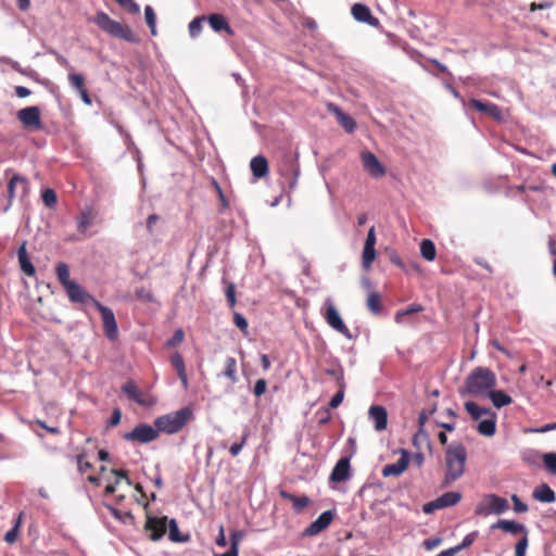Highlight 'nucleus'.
Instances as JSON below:
<instances>
[{
	"mask_svg": "<svg viewBox=\"0 0 556 556\" xmlns=\"http://www.w3.org/2000/svg\"><path fill=\"white\" fill-rule=\"evenodd\" d=\"M467 450L462 443H454L447 446L444 454V478L442 486L447 488L458 480L465 472Z\"/></svg>",
	"mask_w": 556,
	"mask_h": 556,
	"instance_id": "f257e3e1",
	"label": "nucleus"
},
{
	"mask_svg": "<svg viewBox=\"0 0 556 556\" xmlns=\"http://www.w3.org/2000/svg\"><path fill=\"white\" fill-rule=\"evenodd\" d=\"M496 386L495 374L486 367H476L466 378L463 392L486 396Z\"/></svg>",
	"mask_w": 556,
	"mask_h": 556,
	"instance_id": "f03ea898",
	"label": "nucleus"
},
{
	"mask_svg": "<svg viewBox=\"0 0 556 556\" xmlns=\"http://www.w3.org/2000/svg\"><path fill=\"white\" fill-rule=\"evenodd\" d=\"M93 22L101 30L112 37L119 38L128 42L138 41V37L132 33L129 26L111 18L104 12L97 13L93 17Z\"/></svg>",
	"mask_w": 556,
	"mask_h": 556,
	"instance_id": "7ed1b4c3",
	"label": "nucleus"
},
{
	"mask_svg": "<svg viewBox=\"0 0 556 556\" xmlns=\"http://www.w3.org/2000/svg\"><path fill=\"white\" fill-rule=\"evenodd\" d=\"M191 417L192 410L189 407H184L177 412L156 418L154 426L159 432L173 434L179 432Z\"/></svg>",
	"mask_w": 556,
	"mask_h": 556,
	"instance_id": "20e7f679",
	"label": "nucleus"
},
{
	"mask_svg": "<svg viewBox=\"0 0 556 556\" xmlns=\"http://www.w3.org/2000/svg\"><path fill=\"white\" fill-rule=\"evenodd\" d=\"M509 508L508 501L496 494H485L475 508L476 515H501Z\"/></svg>",
	"mask_w": 556,
	"mask_h": 556,
	"instance_id": "39448f33",
	"label": "nucleus"
},
{
	"mask_svg": "<svg viewBox=\"0 0 556 556\" xmlns=\"http://www.w3.org/2000/svg\"><path fill=\"white\" fill-rule=\"evenodd\" d=\"M324 317H325L327 324L332 329H334L336 331H338L339 333H341L345 338L352 339V334H351L350 329L343 323V320H342L339 312L337 311V308H336V306H334V304H333L331 299H327L325 301Z\"/></svg>",
	"mask_w": 556,
	"mask_h": 556,
	"instance_id": "423d86ee",
	"label": "nucleus"
},
{
	"mask_svg": "<svg viewBox=\"0 0 556 556\" xmlns=\"http://www.w3.org/2000/svg\"><path fill=\"white\" fill-rule=\"evenodd\" d=\"M16 117L25 129L41 130L43 128L41 111L38 106L34 105L21 109L16 113Z\"/></svg>",
	"mask_w": 556,
	"mask_h": 556,
	"instance_id": "0eeeda50",
	"label": "nucleus"
},
{
	"mask_svg": "<svg viewBox=\"0 0 556 556\" xmlns=\"http://www.w3.org/2000/svg\"><path fill=\"white\" fill-rule=\"evenodd\" d=\"M278 173L286 179L290 189L295 187L299 176V164L290 153H286L281 159L278 164Z\"/></svg>",
	"mask_w": 556,
	"mask_h": 556,
	"instance_id": "6e6552de",
	"label": "nucleus"
},
{
	"mask_svg": "<svg viewBox=\"0 0 556 556\" xmlns=\"http://www.w3.org/2000/svg\"><path fill=\"white\" fill-rule=\"evenodd\" d=\"M159 437L156 427L147 424H141L135 427L131 431L125 433L123 438L129 442L149 443Z\"/></svg>",
	"mask_w": 556,
	"mask_h": 556,
	"instance_id": "1a4fd4ad",
	"label": "nucleus"
},
{
	"mask_svg": "<svg viewBox=\"0 0 556 556\" xmlns=\"http://www.w3.org/2000/svg\"><path fill=\"white\" fill-rule=\"evenodd\" d=\"M94 307L101 314L104 334L111 341L116 340L118 337V327L113 311L100 302H98Z\"/></svg>",
	"mask_w": 556,
	"mask_h": 556,
	"instance_id": "9d476101",
	"label": "nucleus"
},
{
	"mask_svg": "<svg viewBox=\"0 0 556 556\" xmlns=\"http://www.w3.org/2000/svg\"><path fill=\"white\" fill-rule=\"evenodd\" d=\"M462 500V493L460 492H446L442 494L441 496L437 497L435 500L426 503L422 507L424 513L426 514H432L437 509L451 507L456 504H458Z\"/></svg>",
	"mask_w": 556,
	"mask_h": 556,
	"instance_id": "9b49d317",
	"label": "nucleus"
},
{
	"mask_svg": "<svg viewBox=\"0 0 556 556\" xmlns=\"http://www.w3.org/2000/svg\"><path fill=\"white\" fill-rule=\"evenodd\" d=\"M167 529V517H154L151 515H147V520L144 523V530L148 533V536L152 541L160 540L165 533Z\"/></svg>",
	"mask_w": 556,
	"mask_h": 556,
	"instance_id": "f8f14e48",
	"label": "nucleus"
},
{
	"mask_svg": "<svg viewBox=\"0 0 556 556\" xmlns=\"http://www.w3.org/2000/svg\"><path fill=\"white\" fill-rule=\"evenodd\" d=\"M361 160L364 169L374 178H380L386 175V168L378 157L370 151H363Z\"/></svg>",
	"mask_w": 556,
	"mask_h": 556,
	"instance_id": "ddd939ff",
	"label": "nucleus"
},
{
	"mask_svg": "<svg viewBox=\"0 0 556 556\" xmlns=\"http://www.w3.org/2000/svg\"><path fill=\"white\" fill-rule=\"evenodd\" d=\"M122 391L141 406L150 407L155 404V400L151 395L141 392L131 380L123 384Z\"/></svg>",
	"mask_w": 556,
	"mask_h": 556,
	"instance_id": "4468645a",
	"label": "nucleus"
},
{
	"mask_svg": "<svg viewBox=\"0 0 556 556\" xmlns=\"http://www.w3.org/2000/svg\"><path fill=\"white\" fill-rule=\"evenodd\" d=\"M65 291L73 303L96 305L99 302L76 282H72L70 286H66Z\"/></svg>",
	"mask_w": 556,
	"mask_h": 556,
	"instance_id": "2eb2a0df",
	"label": "nucleus"
},
{
	"mask_svg": "<svg viewBox=\"0 0 556 556\" xmlns=\"http://www.w3.org/2000/svg\"><path fill=\"white\" fill-rule=\"evenodd\" d=\"M334 513L332 510H326L319 515V517L313 521L307 528H305L303 535L314 536L326 530L332 522Z\"/></svg>",
	"mask_w": 556,
	"mask_h": 556,
	"instance_id": "dca6fc26",
	"label": "nucleus"
},
{
	"mask_svg": "<svg viewBox=\"0 0 556 556\" xmlns=\"http://www.w3.org/2000/svg\"><path fill=\"white\" fill-rule=\"evenodd\" d=\"M401 457L399 460L394 464H388L382 468V476L383 477H397L401 476L409 465V453L401 448L400 450Z\"/></svg>",
	"mask_w": 556,
	"mask_h": 556,
	"instance_id": "f3484780",
	"label": "nucleus"
},
{
	"mask_svg": "<svg viewBox=\"0 0 556 556\" xmlns=\"http://www.w3.org/2000/svg\"><path fill=\"white\" fill-rule=\"evenodd\" d=\"M352 16L359 23L368 24L372 27H378L380 25L379 20L371 14L370 9L363 3H355L351 8Z\"/></svg>",
	"mask_w": 556,
	"mask_h": 556,
	"instance_id": "a211bd4d",
	"label": "nucleus"
},
{
	"mask_svg": "<svg viewBox=\"0 0 556 556\" xmlns=\"http://www.w3.org/2000/svg\"><path fill=\"white\" fill-rule=\"evenodd\" d=\"M27 193L28 182L26 178L20 175H13V177L10 179L8 184L9 202L11 203L16 195L24 198L27 195Z\"/></svg>",
	"mask_w": 556,
	"mask_h": 556,
	"instance_id": "6ab92c4d",
	"label": "nucleus"
},
{
	"mask_svg": "<svg viewBox=\"0 0 556 556\" xmlns=\"http://www.w3.org/2000/svg\"><path fill=\"white\" fill-rule=\"evenodd\" d=\"M328 111L334 114L338 123L344 128V130L349 134L353 132L356 128V124L354 119L345 114L338 105L333 103L328 104Z\"/></svg>",
	"mask_w": 556,
	"mask_h": 556,
	"instance_id": "aec40b11",
	"label": "nucleus"
},
{
	"mask_svg": "<svg viewBox=\"0 0 556 556\" xmlns=\"http://www.w3.org/2000/svg\"><path fill=\"white\" fill-rule=\"evenodd\" d=\"M369 417L375 424L377 431L387 429L388 426V413L383 406L374 405L369 408Z\"/></svg>",
	"mask_w": 556,
	"mask_h": 556,
	"instance_id": "412c9836",
	"label": "nucleus"
},
{
	"mask_svg": "<svg viewBox=\"0 0 556 556\" xmlns=\"http://www.w3.org/2000/svg\"><path fill=\"white\" fill-rule=\"evenodd\" d=\"M210 26L217 33L225 31L229 36H233V30L230 27L227 18L219 13L210 14L206 17Z\"/></svg>",
	"mask_w": 556,
	"mask_h": 556,
	"instance_id": "4be33fe9",
	"label": "nucleus"
},
{
	"mask_svg": "<svg viewBox=\"0 0 556 556\" xmlns=\"http://www.w3.org/2000/svg\"><path fill=\"white\" fill-rule=\"evenodd\" d=\"M350 476V460L346 457H342L338 460L334 468L331 471L330 480L333 482H343Z\"/></svg>",
	"mask_w": 556,
	"mask_h": 556,
	"instance_id": "5701e85b",
	"label": "nucleus"
},
{
	"mask_svg": "<svg viewBox=\"0 0 556 556\" xmlns=\"http://www.w3.org/2000/svg\"><path fill=\"white\" fill-rule=\"evenodd\" d=\"M492 529H501L504 532L510 533V534H518L522 533L523 535H528L527 528L517 523L513 520L507 519H500L495 523L491 526Z\"/></svg>",
	"mask_w": 556,
	"mask_h": 556,
	"instance_id": "b1692460",
	"label": "nucleus"
},
{
	"mask_svg": "<svg viewBox=\"0 0 556 556\" xmlns=\"http://www.w3.org/2000/svg\"><path fill=\"white\" fill-rule=\"evenodd\" d=\"M469 104L475 108L477 111L488 114L489 116L493 117L494 119H501L502 118V112L501 109L494 104V103H484L477 99H471L469 101Z\"/></svg>",
	"mask_w": 556,
	"mask_h": 556,
	"instance_id": "393cba45",
	"label": "nucleus"
},
{
	"mask_svg": "<svg viewBox=\"0 0 556 556\" xmlns=\"http://www.w3.org/2000/svg\"><path fill=\"white\" fill-rule=\"evenodd\" d=\"M250 168L255 178H263L268 174V162L265 156L256 155L251 160Z\"/></svg>",
	"mask_w": 556,
	"mask_h": 556,
	"instance_id": "a878e982",
	"label": "nucleus"
},
{
	"mask_svg": "<svg viewBox=\"0 0 556 556\" xmlns=\"http://www.w3.org/2000/svg\"><path fill=\"white\" fill-rule=\"evenodd\" d=\"M532 496L541 503H554L556 501L555 492L546 483L536 486L533 490Z\"/></svg>",
	"mask_w": 556,
	"mask_h": 556,
	"instance_id": "bb28decb",
	"label": "nucleus"
},
{
	"mask_svg": "<svg viewBox=\"0 0 556 556\" xmlns=\"http://www.w3.org/2000/svg\"><path fill=\"white\" fill-rule=\"evenodd\" d=\"M17 257L22 271L27 276H34L36 270L28 257L25 242L18 248Z\"/></svg>",
	"mask_w": 556,
	"mask_h": 556,
	"instance_id": "cd10ccee",
	"label": "nucleus"
},
{
	"mask_svg": "<svg viewBox=\"0 0 556 556\" xmlns=\"http://www.w3.org/2000/svg\"><path fill=\"white\" fill-rule=\"evenodd\" d=\"M170 364L176 369L178 377L185 388L188 387V377L182 356L176 352L170 356Z\"/></svg>",
	"mask_w": 556,
	"mask_h": 556,
	"instance_id": "c85d7f7f",
	"label": "nucleus"
},
{
	"mask_svg": "<svg viewBox=\"0 0 556 556\" xmlns=\"http://www.w3.org/2000/svg\"><path fill=\"white\" fill-rule=\"evenodd\" d=\"M486 396L491 400L492 404L496 408H502L513 403V399L508 394H506L504 391L495 390L494 388L489 392Z\"/></svg>",
	"mask_w": 556,
	"mask_h": 556,
	"instance_id": "c756f323",
	"label": "nucleus"
},
{
	"mask_svg": "<svg viewBox=\"0 0 556 556\" xmlns=\"http://www.w3.org/2000/svg\"><path fill=\"white\" fill-rule=\"evenodd\" d=\"M96 214L91 207H86L81 211L77 218L78 231L86 233L87 229L92 225Z\"/></svg>",
	"mask_w": 556,
	"mask_h": 556,
	"instance_id": "7c9ffc66",
	"label": "nucleus"
},
{
	"mask_svg": "<svg viewBox=\"0 0 556 556\" xmlns=\"http://www.w3.org/2000/svg\"><path fill=\"white\" fill-rule=\"evenodd\" d=\"M281 496L292 503V507L296 513L303 511L308 505H309V498L305 495L303 496H295L291 493L281 492Z\"/></svg>",
	"mask_w": 556,
	"mask_h": 556,
	"instance_id": "2f4dec72",
	"label": "nucleus"
},
{
	"mask_svg": "<svg viewBox=\"0 0 556 556\" xmlns=\"http://www.w3.org/2000/svg\"><path fill=\"white\" fill-rule=\"evenodd\" d=\"M420 254L428 262H431L435 258V255H437L435 245L430 239H424L421 241Z\"/></svg>",
	"mask_w": 556,
	"mask_h": 556,
	"instance_id": "473e14b6",
	"label": "nucleus"
},
{
	"mask_svg": "<svg viewBox=\"0 0 556 556\" xmlns=\"http://www.w3.org/2000/svg\"><path fill=\"white\" fill-rule=\"evenodd\" d=\"M168 526V538L173 542H187L189 541V535H182L179 532L178 525L175 519H170L167 523Z\"/></svg>",
	"mask_w": 556,
	"mask_h": 556,
	"instance_id": "72a5a7b5",
	"label": "nucleus"
},
{
	"mask_svg": "<svg viewBox=\"0 0 556 556\" xmlns=\"http://www.w3.org/2000/svg\"><path fill=\"white\" fill-rule=\"evenodd\" d=\"M465 409L475 420H478L482 416L490 414L489 408L481 407L475 402H466Z\"/></svg>",
	"mask_w": 556,
	"mask_h": 556,
	"instance_id": "f704fd0d",
	"label": "nucleus"
},
{
	"mask_svg": "<svg viewBox=\"0 0 556 556\" xmlns=\"http://www.w3.org/2000/svg\"><path fill=\"white\" fill-rule=\"evenodd\" d=\"M223 375L228 378L232 383L238 381L237 377V361L233 357H227L225 361V369Z\"/></svg>",
	"mask_w": 556,
	"mask_h": 556,
	"instance_id": "c9c22d12",
	"label": "nucleus"
},
{
	"mask_svg": "<svg viewBox=\"0 0 556 556\" xmlns=\"http://www.w3.org/2000/svg\"><path fill=\"white\" fill-rule=\"evenodd\" d=\"M58 279L62 287L65 289L73 281L70 279V267L65 263H59L55 268Z\"/></svg>",
	"mask_w": 556,
	"mask_h": 556,
	"instance_id": "e433bc0d",
	"label": "nucleus"
},
{
	"mask_svg": "<svg viewBox=\"0 0 556 556\" xmlns=\"http://www.w3.org/2000/svg\"><path fill=\"white\" fill-rule=\"evenodd\" d=\"M425 308L422 305L420 304H410L409 306H407L406 308L404 309H401V311H397L396 314H395V321L397 324H402L404 321V317L407 316V315H412V314H416V313H420L422 312Z\"/></svg>",
	"mask_w": 556,
	"mask_h": 556,
	"instance_id": "4c0bfd02",
	"label": "nucleus"
},
{
	"mask_svg": "<svg viewBox=\"0 0 556 556\" xmlns=\"http://www.w3.org/2000/svg\"><path fill=\"white\" fill-rule=\"evenodd\" d=\"M477 430L480 434L492 437L496 431L495 419H484L478 424Z\"/></svg>",
	"mask_w": 556,
	"mask_h": 556,
	"instance_id": "58836bf2",
	"label": "nucleus"
},
{
	"mask_svg": "<svg viewBox=\"0 0 556 556\" xmlns=\"http://www.w3.org/2000/svg\"><path fill=\"white\" fill-rule=\"evenodd\" d=\"M366 304H367L368 309L371 313H374V314L380 313V311L382 308L380 294L376 291L370 292L367 296Z\"/></svg>",
	"mask_w": 556,
	"mask_h": 556,
	"instance_id": "ea45409f",
	"label": "nucleus"
},
{
	"mask_svg": "<svg viewBox=\"0 0 556 556\" xmlns=\"http://www.w3.org/2000/svg\"><path fill=\"white\" fill-rule=\"evenodd\" d=\"M375 258H376L375 248L364 245L363 255H362L363 267L365 269H369L371 267Z\"/></svg>",
	"mask_w": 556,
	"mask_h": 556,
	"instance_id": "a19ab883",
	"label": "nucleus"
},
{
	"mask_svg": "<svg viewBox=\"0 0 556 556\" xmlns=\"http://www.w3.org/2000/svg\"><path fill=\"white\" fill-rule=\"evenodd\" d=\"M545 469L553 476H556V453H545L542 456Z\"/></svg>",
	"mask_w": 556,
	"mask_h": 556,
	"instance_id": "79ce46f5",
	"label": "nucleus"
},
{
	"mask_svg": "<svg viewBox=\"0 0 556 556\" xmlns=\"http://www.w3.org/2000/svg\"><path fill=\"white\" fill-rule=\"evenodd\" d=\"M23 513H21L15 521L14 527L8 531L4 535V541L9 544H13L17 540L18 529L21 526Z\"/></svg>",
	"mask_w": 556,
	"mask_h": 556,
	"instance_id": "37998d69",
	"label": "nucleus"
},
{
	"mask_svg": "<svg viewBox=\"0 0 556 556\" xmlns=\"http://www.w3.org/2000/svg\"><path fill=\"white\" fill-rule=\"evenodd\" d=\"M144 17H146V22H147L149 28L151 29L152 35H155L156 34V30H155L156 16H155V13H154V10L152 7L147 5L144 8Z\"/></svg>",
	"mask_w": 556,
	"mask_h": 556,
	"instance_id": "c03bdc74",
	"label": "nucleus"
},
{
	"mask_svg": "<svg viewBox=\"0 0 556 556\" xmlns=\"http://www.w3.org/2000/svg\"><path fill=\"white\" fill-rule=\"evenodd\" d=\"M239 539H240V534L238 532H233L231 534L230 548L227 552H225L224 554H216L215 556H238L239 555V549H238Z\"/></svg>",
	"mask_w": 556,
	"mask_h": 556,
	"instance_id": "a18cd8bd",
	"label": "nucleus"
},
{
	"mask_svg": "<svg viewBox=\"0 0 556 556\" xmlns=\"http://www.w3.org/2000/svg\"><path fill=\"white\" fill-rule=\"evenodd\" d=\"M68 81H70V85L76 89L78 92L80 90H84L86 89L85 87V78L81 74H70L68 75Z\"/></svg>",
	"mask_w": 556,
	"mask_h": 556,
	"instance_id": "49530a36",
	"label": "nucleus"
},
{
	"mask_svg": "<svg viewBox=\"0 0 556 556\" xmlns=\"http://www.w3.org/2000/svg\"><path fill=\"white\" fill-rule=\"evenodd\" d=\"M206 21L205 16H199L189 24V33L191 37H197L202 30V24Z\"/></svg>",
	"mask_w": 556,
	"mask_h": 556,
	"instance_id": "de8ad7c7",
	"label": "nucleus"
},
{
	"mask_svg": "<svg viewBox=\"0 0 556 556\" xmlns=\"http://www.w3.org/2000/svg\"><path fill=\"white\" fill-rule=\"evenodd\" d=\"M41 198H42L43 203L48 207H53L58 201L56 193L54 192V190H52L50 188L45 189L42 191Z\"/></svg>",
	"mask_w": 556,
	"mask_h": 556,
	"instance_id": "09e8293b",
	"label": "nucleus"
},
{
	"mask_svg": "<svg viewBox=\"0 0 556 556\" xmlns=\"http://www.w3.org/2000/svg\"><path fill=\"white\" fill-rule=\"evenodd\" d=\"M338 387V392L332 396L331 401L329 402V408H337L344 399L345 383H341V386Z\"/></svg>",
	"mask_w": 556,
	"mask_h": 556,
	"instance_id": "8fccbe9b",
	"label": "nucleus"
},
{
	"mask_svg": "<svg viewBox=\"0 0 556 556\" xmlns=\"http://www.w3.org/2000/svg\"><path fill=\"white\" fill-rule=\"evenodd\" d=\"M115 1L130 14H138L140 12L139 5L134 0H115Z\"/></svg>",
	"mask_w": 556,
	"mask_h": 556,
	"instance_id": "3c124183",
	"label": "nucleus"
},
{
	"mask_svg": "<svg viewBox=\"0 0 556 556\" xmlns=\"http://www.w3.org/2000/svg\"><path fill=\"white\" fill-rule=\"evenodd\" d=\"M476 538H477V532L468 533L463 539V542L459 545H456V546H454L452 548L455 549V553H458L462 549L469 547L475 542Z\"/></svg>",
	"mask_w": 556,
	"mask_h": 556,
	"instance_id": "603ef678",
	"label": "nucleus"
},
{
	"mask_svg": "<svg viewBox=\"0 0 556 556\" xmlns=\"http://www.w3.org/2000/svg\"><path fill=\"white\" fill-rule=\"evenodd\" d=\"M528 545H529L528 535H522V538L516 543L515 556H526Z\"/></svg>",
	"mask_w": 556,
	"mask_h": 556,
	"instance_id": "864d4df0",
	"label": "nucleus"
},
{
	"mask_svg": "<svg viewBox=\"0 0 556 556\" xmlns=\"http://www.w3.org/2000/svg\"><path fill=\"white\" fill-rule=\"evenodd\" d=\"M248 437H249V432L245 431L240 440V442H237V443H233L230 448H229V452L231 454V456H238L240 454V452L242 451L243 446L245 445V442L248 440Z\"/></svg>",
	"mask_w": 556,
	"mask_h": 556,
	"instance_id": "5fc2aeb1",
	"label": "nucleus"
},
{
	"mask_svg": "<svg viewBox=\"0 0 556 556\" xmlns=\"http://www.w3.org/2000/svg\"><path fill=\"white\" fill-rule=\"evenodd\" d=\"M233 324L243 332L247 334L248 332V320L243 315L240 313L235 312L233 313Z\"/></svg>",
	"mask_w": 556,
	"mask_h": 556,
	"instance_id": "6e6d98bb",
	"label": "nucleus"
},
{
	"mask_svg": "<svg viewBox=\"0 0 556 556\" xmlns=\"http://www.w3.org/2000/svg\"><path fill=\"white\" fill-rule=\"evenodd\" d=\"M185 339V332L182 329H177L174 336L166 342V346L174 348L180 344Z\"/></svg>",
	"mask_w": 556,
	"mask_h": 556,
	"instance_id": "4d7b16f0",
	"label": "nucleus"
},
{
	"mask_svg": "<svg viewBox=\"0 0 556 556\" xmlns=\"http://www.w3.org/2000/svg\"><path fill=\"white\" fill-rule=\"evenodd\" d=\"M326 374L328 376L336 378L338 386H341V383H345L342 368H327Z\"/></svg>",
	"mask_w": 556,
	"mask_h": 556,
	"instance_id": "13d9d810",
	"label": "nucleus"
},
{
	"mask_svg": "<svg viewBox=\"0 0 556 556\" xmlns=\"http://www.w3.org/2000/svg\"><path fill=\"white\" fill-rule=\"evenodd\" d=\"M85 457H86V454L85 453H81L77 456V465H78V470L84 473L86 472L87 470L91 469L92 468V464L89 463L88 460H85Z\"/></svg>",
	"mask_w": 556,
	"mask_h": 556,
	"instance_id": "bf43d9fd",
	"label": "nucleus"
},
{
	"mask_svg": "<svg viewBox=\"0 0 556 556\" xmlns=\"http://www.w3.org/2000/svg\"><path fill=\"white\" fill-rule=\"evenodd\" d=\"M267 389V382L265 379H258L256 380L253 389V393L255 396L260 397L266 392Z\"/></svg>",
	"mask_w": 556,
	"mask_h": 556,
	"instance_id": "052dcab7",
	"label": "nucleus"
},
{
	"mask_svg": "<svg viewBox=\"0 0 556 556\" xmlns=\"http://www.w3.org/2000/svg\"><path fill=\"white\" fill-rule=\"evenodd\" d=\"M511 501L514 503V510L516 513H526L528 510V505L523 503L516 494L511 495Z\"/></svg>",
	"mask_w": 556,
	"mask_h": 556,
	"instance_id": "680f3d73",
	"label": "nucleus"
},
{
	"mask_svg": "<svg viewBox=\"0 0 556 556\" xmlns=\"http://www.w3.org/2000/svg\"><path fill=\"white\" fill-rule=\"evenodd\" d=\"M226 298L228 301V304L231 308L236 305V288L233 283H229V286L226 289Z\"/></svg>",
	"mask_w": 556,
	"mask_h": 556,
	"instance_id": "e2e57ef3",
	"label": "nucleus"
},
{
	"mask_svg": "<svg viewBox=\"0 0 556 556\" xmlns=\"http://www.w3.org/2000/svg\"><path fill=\"white\" fill-rule=\"evenodd\" d=\"M441 543H442V539L437 536V538H430V539L425 540L422 542V545L427 551H432L435 547H438Z\"/></svg>",
	"mask_w": 556,
	"mask_h": 556,
	"instance_id": "0e129e2a",
	"label": "nucleus"
},
{
	"mask_svg": "<svg viewBox=\"0 0 556 556\" xmlns=\"http://www.w3.org/2000/svg\"><path fill=\"white\" fill-rule=\"evenodd\" d=\"M122 412L119 408H114L109 420V426L115 427L121 422Z\"/></svg>",
	"mask_w": 556,
	"mask_h": 556,
	"instance_id": "69168bd1",
	"label": "nucleus"
},
{
	"mask_svg": "<svg viewBox=\"0 0 556 556\" xmlns=\"http://www.w3.org/2000/svg\"><path fill=\"white\" fill-rule=\"evenodd\" d=\"M112 473L116 476L115 484H118L121 479H125L127 484H131V481L127 476V471L122 469H112Z\"/></svg>",
	"mask_w": 556,
	"mask_h": 556,
	"instance_id": "338daca9",
	"label": "nucleus"
},
{
	"mask_svg": "<svg viewBox=\"0 0 556 556\" xmlns=\"http://www.w3.org/2000/svg\"><path fill=\"white\" fill-rule=\"evenodd\" d=\"M375 244H376V232H375V227L371 226L368 230L364 245L375 248Z\"/></svg>",
	"mask_w": 556,
	"mask_h": 556,
	"instance_id": "774afa93",
	"label": "nucleus"
}]
</instances>
